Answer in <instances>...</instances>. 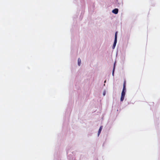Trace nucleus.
Instances as JSON below:
<instances>
[{
    "instance_id": "39448f33",
    "label": "nucleus",
    "mask_w": 160,
    "mask_h": 160,
    "mask_svg": "<svg viewBox=\"0 0 160 160\" xmlns=\"http://www.w3.org/2000/svg\"><path fill=\"white\" fill-rule=\"evenodd\" d=\"M81 63V60L80 59V58H79L78 59V65L79 66H80Z\"/></svg>"
},
{
    "instance_id": "7ed1b4c3",
    "label": "nucleus",
    "mask_w": 160,
    "mask_h": 160,
    "mask_svg": "<svg viewBox=\"0 0 160 160\" xmlns=\"http://www.w3.org/2000/svg\"><path fill=\"white\" fill-rule=\"evenodd\" d=\"M118 8H115L112 11V12L115 14H117L118 12Z\"/></svg>"
},
{
    "instance_id": "20e7f679",
    "label": "nucleus",
    "mask_w": 160,
    "mask_h": 160,
    "mask_svg": "<svg viewBox=\"0 0 160 160\" xmlns=\"http://www.w3.org/2000/svg\"><path fill=\"white\" fill-rule=\"evenodd\" d=\"M102 126H101L98 130V136L99 134H100L101 131L102 129Z\"/></svg>"
},
{
    "instance_id": "423d86ee",
    "label": "nucleus",
    "mask_w": 160,
    "mask_h": 160,
    "mask_svg": "<svg viewBox=\"0 0 160 160\" xmlns=\"http://www.w3.org/2000/svg\"><path fill=\"white\" fill-rule=\"evenodd\" d=\"M114 69H115V67L114 66L113 69V71H112V74L113 76H114Z\"/></svg>"
},
{
    "instance_id": "f03ea898",
    "label": "nucleus",
    "mask_w": 160,
    "mask_h": 160,
    "mask_svg": "<svg viewBox=\"0 0 160 160\" xmlns=\"http://www.w3.org/2000/svg\"><path fill=\"white\" fill-rule=\"evenodd\" d=\"M117 33H118L117 32H116L115 33V40H114V43H113V46H112V48L113 49H114V48L116 46L117 42Z\"/></svg>"
},
{
    "instance_id": "f257e3e1",
    "label": "nucleus",
    "mask_w": 160,
    "mask_h": 160,
    "mask_svg": "<svg viewBox=\"0 0 160 160\" xmlns=\"http://www.w3.org/2000/svg\"><path fill=\"white\" fill-rule=\"evenodd\" d=\"M126 81L125 80L124 81L123 84V88L122 91L121 93V97L120 101L122 102L124 99V97L125 95V91H126Z\"/></svg>"
}]
</instances>
